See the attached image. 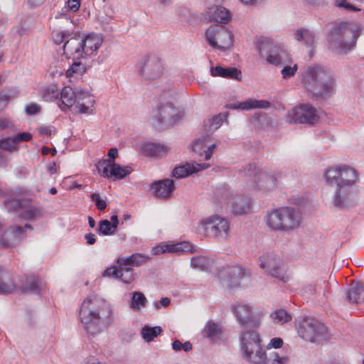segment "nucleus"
<instances>
[{
    "mask_svg": "<svg viewBox=\"0 0 364 364\" xmlns=\"http://www.w3.org/2000/svg\"><path fill=\"white\" fill-rule=\"evenodd\" d=\"M79 317L85 331L92 336L100 333L114 321L111 305L105 299L97 298L84 300Z\"/></svg>",
    "mask_w": 364,
    "mask_h": 364,
    "instance_id": "1",
    "label": "nucleus"
},
{
    "mask_svg": "<svg viewBox=\"0 0 364 364\" xmlns=\"http://www.w3.org/2000/svg\"><path fill=\"white\" fill-rule=\"evenodd\" d=\"M326 183L336 185L333 204L338 209H346L352 205L351 196L358 178V173L347 165L331 167L324 173Z\"/></svg>",
    "mask_w": 364,
    "mask_h": 364,
    "instance_id": "2",
    "label": "nucleus"
},
{
    "mask_svg": "<svg viewBox=\"0 0 364 364\" xmlns=\"http://www.w3.org/2000/svg\"><path fill=\"white\" fill-rule=\"evenodd\" d=\"M301 80L311 98L321 102L334 92L335 80L329 70L319 65L307 67L301 74Z\"/></svg>",
    "mask_w": 364,
    "mask_h": 364,
    "instance_id": "3",
    "label": "nucleus"
},
{
    "mask_svg": "<svg viewBox=\"0 0 364 364\" xmlns=\"http://www.w3.org/2000/svg\"><path fill=\"white\" fill-rule=\"evenodd\" d=\"M240 174L245 180L251 190H269L273 188L277 182L282 178V172H273L269 170L257 171L254 164L245 166L240 171Z\"/></svg>",
    "mask_w": 364,
    "mask_h": 364,
    "instance_id": "4",
    "label": "nucleus"
},
{
    "mask_svg": "<svg viewBox=\"0 0 364 364\" xmlns=\"http://www.w3.org/2000/svg\"><path fill=\"white\" fill-rule=\"evenodd\" d=\"M359 36L358 26L348 22H336L331 28L328 41L336 48L347 52L355 47Z\"/></svg>",
    "mask_w": 364,
    "mask_h": 364,
    "instance_id": "5",
    "label": "nucleus"
},
{
    "mask_svg": "<svg viewBox=\"0 0 364 364\" xmlns=\"http://www.w3.org/2000/svg\"><path fill=\"white\" fill-rule=\"evenodd\" d=\"M266 223L273 230L289 231L300 225L301 215L294 208L282 207L268 212Z\"/></svg>",
    "mask_w": 364,
    "mask_h": 364,
    "instance_id": "6",
    "label": "nucleus"
},
{
    "mask_svg": "<svg viewBox=\"0 0 364 364\" xmlns=\"http://www.w3.org/2000/svg\"><path fill=\"white\" fill-rule=\"evenodd\" d=\"M297 331L304 340L319 343L327 338V328L317 319L305 316L299 323Z\"/></svg>",
    "mask_w": 364,
    "mask_h": 364,
    "instance_id": "7",
    "label": "nucleus"
},
{
    "mask_svg": "<svg viewBox=\"0 0 364 364\" xmlns=\"http://www.w3.org/2000/svg\"><path fill=\"white\" fill-rule=\"evenodd\" d=\"M233 38L232 33L222 25L212 26L205 32L208 44L220 51H225L232 46Z\"/></svg>",
    "mask_w": 364,
    "mask_h": 364,
    "instance_id": "8",
    "label": "nucleus"
},
{
    "mask_svg": "<svg viewBox=\"0 0 364 364\" xmlns=\"http://www.w3.org/2000/svg\"><path fill=\"white\" fill-rule=\"evenodd\" d=\"M181 118L176 108L171 102L161 103L151 117V123L159 130L166 129Z\"/></svg>",
    "mask_w": 364,
    "mask_h": 364,
    "instance_id": "9",
    "label": "nucleus"
},
{
    "mask_svg": "<svg viewBox=\"0 0 364 364\" xmlns=\"http://www.w3.org/2000/svg\"><path fill=\"white\" fill-rule=\"evenodd\" d=\"M257 50L262 58L271 64L279 65L286 62V52L267 38H261L257 42Z\"/></svg>",
    "mask_w": 364,
    "mask_h": 364,
    "instance_id": "10",
    "label": "nucleus"
},
{
    "mask_svg": "<svg viewBox=\"0 0 364 364\" xmlns=\"http://www.w3.org/2000/svg\"><path fill=\"white\" fill-rule=\"evenodd\" d=\"M259 266L265 272L273 277L283 282L288 280L287 275V266L281 260L279 256L274 253H268L259 257Z\"/></svg>",
    "mask_w": 364,
    "mask_h": 364,
    "instance_id": "11",
    "label": "nucleus"
},
{
    "mask_svg": "<svg viewBox=\"0 0 364 364\" xmlns=\"http://www.w3.org/2000/svg\"><path fill=\"white\" fill-rule=\"evenodd\" d=\"M232 313L242 327L257 328L261 324V314L255 312L253 307L248 304L235 305L232 307Z\"/></svg>",
    "mask_w": 364,
    "mask_h": 364,
    "instance_id": "12",
    "label": "nucleus"
},
{
    "mask_svg": "<svg viewBox=\"0 0 364 364\" xmlns=\"http://www.w3.org/2000/svg\"><path fill=\"white\" fill-rule=\"evenodd\" d=\"M288 121L294 124H315L319 119L316 109L311 104H303L289 111Z\"/></svg>",
    "mask_w": 364,
    "mask_h": 364,
    "instance_id": "13",
    "label": "nucleus"
},
{
    "mask_svg": "<svg viewBox=\"0 0 364 364\" xmlns=\"http://www.w3.org/2000/svg\"><path fill=\"white\" fill-rule=\"evenodd\" d=\"M200 223L205 227L208 233L217 239L227 238L230 230L227 219L214 215L200 220Z\"/></svg>",
    "mask_w": 364,
    "mask_h": 364,
    "instance_id": "14",
    "label": "nucleus"
},
{
    "mask_svg": "<svg viewBox=\"0 0 364 364\" xmlns=\"http://www.w3.org/2000/svg\"><path fill=\"white\" fill-rule=\"evenodd\" d=\"M163 71L161 60L155 55L145 56L139 65V74L148 80H156L160 77Z\"/></svg>",
    "mask_w": 364,
    "mask_h": 364,
    "instance_id": "15",
    "label": "nucleus"
},
{
    "mask_svg": "<svg viewBox=\"0 0 364 364\" xmlns=\"http://www.w3.org/2000/svg\"><path fill=\"white\" fill-rule=\"evenodd\" d=\"M248 272L241 266H228L219 271L218 277L221 283L229 289L240 286V280Z\"/></svg>",
    "mask_w": 364,
    "mask_h": 364,
    "instance_id": "16",
    "label": "nucleus"
},
{
    "mask_svg": "<svg viewBox=\"0 0 364 364\" xmlns=\"http://www.w3.org/2000/svg\"><path fill=\"white\" fill-rule=\"evenodd\" d=\"M26 237V231L21 226H11L0 237V247L10 248L19 245Z\"/></svg>",
    "mask_w": 364,
    "mask_h": 364,
    "instance_id": "17",
    "label": "nucleus"
},
{
    "mask_svg": "<svg viewBox=\"0 0 364 364\" xmlns=\"http://www.w3.org/2000/svg\"><path fill=\"white\" fill-rule=\"evenodd\" d=\"M196 252L194 246L189 242L183 241L175 244L159 245L152 248L153 255H158L164 253L183 252L193 253Z\"/></svg>",
    "mask_w": 364,
    "mask_h": 364,
    "instance_id": "18",
    "label": "nucleus"
},
{
    "mask_svg": "<svg viewBox=\"0 0 364 364\" xmlns=\"http://www.w3.org/2000/svg\"><path fill=\"white\" fill-rule=\"evenodd\" d=\"M80 35L71 36L66 40L63 46L64 54L72 56L73 60H85L83 46Z\"/></svg>",
    "mask_w": 364,
    "mask_h": 364,
    "instance_id": "19",
    "label": "nucleus"
},
{
    "mask_svg": "<svg viewBox=\"0 0 364 364\" xmlns=\"http://www.w3.org/2000/svg\"><path fill=\"white\" fill-rule=\"evenodd\" d=\"M175 188L174 181L169 178L156 181L151 184L154 196L159 198H171Z\"/></svg>",
    "mask_w": 364,
    "mask_h": 364,
    "instance_id": "20",
    "label": "nucleus"
},
{
    "mask_svg": "<svg viewBox=\"0 0 364 364\" xmlns=\"http://www.w3.org/2000/svg\"><path fill=\"white\" fill-rule=\"evenodd\" d=\"M210 136L208 135L203 136L196 140L192 145L195 154L198 156H203L205 160L210 159L215 148V144H210Z\"/></svg>",
    "mask_w": 364,
    "mask_h": 364,
    "instance_id": "21",
    "label": "nucleus"
},
{
    "mask_svg": "<svg viewBox=\"0 0 364 364\" xmlns=\"http://www.w3.org/2000/svg\"><path fill=\"white\" fill-rule=\"evenodd\" d=\"M271 103L269 101L255 99H248L245 102H230L226 105L228 109L250 110L252 109H267L270 107Z\"/></svg>",
    "mask_w": 364,
    "mask_h": 364,
    "instance_id": "22",
    "label": "nucleus"
},
{
    "mask_svg": "<svg viewBox=\"0 0 364 364\" xmlns=\"http://www.w3.org/2000/svg\"><path fill=\"white\" fill-rule=\"evenodd\" d=\"M208 164H191L186 163L183 165L176 166L172 171V175L176 178H182L190 176L192 173L208 168Z\"/></svg>",
    "mask_w": 364,
    "mask_h": 364,
    "instance_id": "23",
    "label": "nucleus"
},
{
    "mask_svg": "<svg viewBox=\"0 0 364 364\" xmlns=\"http://www.w3.org/2000/svg\"><path fill=\"white\" fill-rule=\"evenodd\" d=\"M240 349L262 346L259 333L255 330H244L240 334Z\"/></svg>",
    "mask_w": 364,
    "mask_h": 364,
    "instance_id": "24",
    "label": "nucleus"
},
{
    "mask_svg": "<svg viewBox=\"0 0 364 364\" xmlns=\"http://www.w3.org/2000/svg\"><path fill=\"white\" fill-rule=\"evenodd\" d=\"M82 45L83 46V53L85 58L92 55L97 50L102 44V40L97 34L90 33L85 36H81Z\"/></svg>",
    "mask_w": 364,
    "mask_h": 364,
    "instance_id": "25",
    "label": "nucleus"
},
{
    "mask_svg": "<svg viewBox=\"0 0 364 364\" xmlns=\"http://www.w3.org/2000/svg\"><path fill=\"white\" fill-rule=\"evenodd\" d=\"M243 358L254 364H264L266 363V353L262 346L248 348L241 350Z\"/></svg>",
    "mask_w": 364,
    "mask_h": 364,
    "instance_id": "26",
    "label": "nucleus"
},
{
    "mask_svg": "<svg viewBox=\"0 0 364 364\" xmlns=\"http://www.w3.org/2000/svg\"><path fill=\"white\" fill-rule=\"evenodd\" d=\"M230 210L235 215L246 213L250 209V200L245 196H239L231 198L227 203Z\"/></svg>",
    "mask_w": 364,
    "mask_h": 364,
    "instance_id": "27",
    "label": "nucleus"
},
{
    "mask_svg": "<svg viewBox=\"0 0 364 364\" xmlns=\"http://www.w3.org/2000/svg\"><path fill=\"white\" fill-rule=\"evenodd\" d=\"M208 14L210 21L220 23H228L231 18L230 12L221 6H213L208 8Z\"/></svg>",
    "mask_w": 364,
    "mask_h": 364,
    "instance_id": "28",
    "label": "nucleus"
},
{
    "mask_svg": "<svg viewBox=\"0 0 364 364\" xmlns=\"http://www.w3.org/2000/svg\"><path fill=\"white\" fill-rule=\"evenodd\" d=\"M210 73L213 76H218L239 81L242 80V73L236 68H223L218 65L215 68H211Z\"/></svg>",
    "mask_w": 364,
    "mask_h": 364,
    "instance_id": "29",
    "label": "nucleus"
},
{
    "mask_svg": "<svg viewBox=\"0 0 364 364\" xmlns=\"http://www.w3.org/2000/svg\"><path fill=\"white\" fill-rule=\"evenodd\" d=\"M169 150L168 146L155 143H146L141 146V151L146 156L159 157L165 155Z\"/></svg>",
    "mask_w": 364,
    "mask_h": 364,
    "instance_id": "30",
    "label": "nucleus"
},
{
    "mask_svg": "<svg viewBox=\"0 0 364 364\" xmlns=\"http://www.w3.org/2000/svg\"><path fill=\"white\" fill-rule=\"evenodd\" d=\"M346 299L350 303L358 304L364 301V284H352L346 291Z\"/></svg>",
    "mask_w": 364,
    "mask_h": 364,
    "instance_id": "31",
    "label": "nucleus"
},
{
    "mask_svg": "<svg viewBox=\"0 0 364 364\" xmlns=\"http://www.w3.org/2000/svg\"><path fill=\"white\" fill-rule=\"evenodd\" d=\"M60 95V108L63 111L71 107L76 102V95L75 91L70 87H65L63 88Z\"/></svg>",
    "mask_w": 364,
    "mask_h": 364,
    "instance_id": "32",
    "label": "nucleus"
},
{
    "mask_svg": "<svg viewBox=\"0 0 364 364\" xmlns=\"http://www.w3.org/2000/svg\"><path fill=\"white\" fill-rule=\"evenodd\" d=\"M16 288L15 284L11 280L9 272L0 267V294H9Z\"/></svg>",
    "mask_w": 364,
    "mask_h": 364,
    "instance_id": "33",
    "label": "nucleus"
},
{
    "mask_svg": "<svg viewBox=\"0 0 364 364\" xmlns=\"http://www.w3.org/2000/svg\"><path fill=\"white\" fill-rule=\"evenodd\" d=\"M132 172V168L129 166L124 167L121 166L118 164L113 163L110 165L107 171V176H102V177L111 178L114 179H122Z\"/></svg>",
    "mask_w": 364,
    "mask_h": 364,
    "instance_id": "34",
    "label": "nucleus"
},
{
    "mask_svg": "<svg viewBox=\"0 0 364 364\" xmlns=\"http://www.w3.org/2000/svg\"><path fill=\"white\" fill-rule=\"evenodd\" d=\"M31 200L26 198L9 197L5 199L4 205L9 211H15L18 209L28 208Z\"/></svg>",
    "mask_w": 364,
    "mask_h": 364,
    "instance_id": "35",
    "label": "nucleus"
},
{
    "mask_svg": "<svg viewBox=\"0 0 364 364\" xmlns=\"http://www.w3.org/2000/svg\"><path fill=\"white\" fill-rule=\"evenodd\" d=\"M107 156L109 157L108 159L100 161L96 165L97 169L100 176H107V171L109 170L110 165L114 163V160L118 156L117 149H110L108 151Z\"/></svg>",
    "mask_w": 364,
    "mask_h": 364,
    "instance_id": "36",
    "label": "nucleus"
},
{
    "mask_svg": "<svg viewBox=\"0 0 364 364\" xmlns=\"http://www.w3.org/2000/svg\"><path fill=\"white\" fill-rule=\"evenodd\" d=\"M19 290L22 294H39L41 290L39 279L34 276L26 277L25 284L20 287Z\"/></svg>",
    "mask_w": 364,
    "mask_h": 364,
    "instance_id": "37",
    "label": "nucleus"
},
{
    "mask_svg": "<svg viewBox=\"0 0 364 364\" xmlns=\"http://www.w3.org/2000/svg\"><path fill=\"white\" fill-rule=\"evenodd\" d=\"M203 336L212 341L218 340L222 334V330L218 325L213 321H209L205 324L203 331Z\"/></svg>",
    "mask_w": 364,
    "mask_h": 364,
    "instance_id": "38",
    "label": "nucleus"
},
{
    "mask_svg": "<svg viewBox=\"0 0 364 364\" xmlns=\"http://www.w3.org/2000/svg\"><path fill=\"white\" fill-rule=\"evenodd\" d=\"M90 65H87L85 62H82V60H73V63L71 66L66 71V76L71 77L73 75H82Z\"/></svg>",
    "mask_w": 364,
    "mask_h": 364,
    "instance_id": "39",
    "label": "nucleus"
},
{
    "mask_svg": "<svg viewBox=\"0 0 364 364\" xmlns=\"http://www.w3.org/2000/svg\"><path fill=\"white\" fill-rule=\"evenodd\" d=\"M211 259L205 256L193 257L191 259V266L193 269L206 270L211 266Z\"/></svg>",
    "mask_w": 364,
    "mask_h": 364,
    "instance_id": "40",
    "label": "nucleus"
},
{
    "mask_svg": "<svg viewBox=\"0 0 364 364\" xmlns=\"http://www.w3.org/2000/svg\"><path fill=\"white\" fill-rule=\"evenodd\" d=\"M162 332V328L160 326L151 327L148 326H144L141 330L142 338L146 342H151L157 337Z\"/></svg>",
    "mask_w": 364,
    "mask_h": 364,
    "instance_id": "41",
    "label": "nucleus"
},
{
    "mask_svg": "<svg viewBox=\"0 0 364 364\" xmlns=\"http://www.w3.org/2000/svg\"><path fill=\"white\" fill-rule=\"evenodd\" d=\"M270 318L275 323L283 324L291 320V316L285 309H279L270 314Z\"/></svg>",
    "mask_w": 364,
    "mask_h": 364,
    "instance_id": "42",
    "label": "nucleus"
},
{
    "mask_svg": "<svg viewBox=\"0 0 364 364\" xmlns=\"http://www.w3.org/2000/svg\"><path fill=\"white\" fill-rule=\"evenodd\" d=\"M294 36L298 41H304L309 46L313 45L315 39L314 33L308 29H298L296 31Z\"/></svg>",
    "mask_w": 364,
    "mask_h": 364,
    "instance_id": "43",
    "label": "nucleus"
},
{
    "mask_svg": "<svg viewBox=\"0 0 364 364\" xmlns=\"http://www.w3.org/2000/svg\"><path fill=\"white\" fill-rule=\"evenodd\" d=\"M147 299L144 294L140 291H135L132 294L130 308L133 310H139L141 307H145Z\"/></svg>",
    "mask_w": 364,
    "mask_h": 364,
    "instance_id": "44",
    "label": "nucleus"
},
{
    "mask_svg": "<svg viewBox=\"0 0 364 364\" xmlns=\"http://www.w3.org/2000/svg\"><path fill=\"white\" fill-rule=\"evenodd\" d=\"M17 145L13 141V137L3 138L0 139V151L4 157V164L6 162L5 151L11 152L17 150Z\"/></svg>",
    "mask_w": 364,
    "mask_h": 364,
    "instance_id": "45",
    "label": "nucleus"
},
{
    "mask_svg": "<svg viewBox=\"0 0 364 364\" xmlns=\"http://www.w3.org/2000/svg\"><path fill=\"white\" fill-rule=\"evenodd\" d=\"M119 279L124 284H131L134 280V271L132 267H119Z\"/></svg>",
    "mask_w": 364,
    "mask_h": 364,
    "instance_id": "46",
    "label": "nucleus"
},
{
    "mask_svg": "<svg viewBox=\"0 0 364 364\" xmlns=\"http://www.w3.org/2000/svg\"><path fill=\"white\" fill-rule=\"evenodd\" d=\"M97 232L101 235H114L116 231L113 229L109 220H101L99 222Z\"/></svg>",
    "mask_w": 364,
    "mask_h": 364,
    "instance_id": "47",
    "label": "nucleus"
},
{
    "mask_svg": "<svg viewBox=\"0 0 364 364\" xmlns=\"http://www.w3.org/2000/svg\"><path fill=\"white\" fill-rule=\"evenodd\" d=\"M42 215L41 210L36 207H31L25 210L19 215V217L26 220H33Z\"/></svg>",
    "mask_w": 364,
    "mask_h": 364,
    "instance_id": "48",
    "label": "nucleus"
},
{
    "mask_svg": "<svg viewBox=\"0 0 364 364\" xmlns=\"http://www.w3.org/2000/svg\"><path fill=\"white\" fill-rule=\"evenodd\" d=\"M60 92L55 86H50L43 90L42 97L46 101H53L58 98Z\"/></svg>",
    "mask_w": 364,
    "mask_h": 364,
    "instance_id": "49",
    "label": "nucleus"
},
{
    "mask_svg": "<svg viewBox=\"0 0 364 364\" xmlns=\"http://www.w3.org/2000/svg\"><path fill=\"white\" fill-rule=\"evenodd\" d=\"M74 91L76 95L77 102H80V100L87 98V101L86 102V103L90 105L91 107L94 106L95 100L87 91H85L82 90H75Z\"/></svg>",
    "mask_w": 364,
    "mask_h": 364,
    "instance_id": "50",
    "label": "nucleus"
},
{
    "mask_svg": "<svg viewBox=\"0 0 364 364\" xmlns=\"http://www.w3.org/2000/svg\"><path fill=\"white\" fill-rule=\"evenodd\" d=\"M172 348L175 351H180L181 350L185 352H189L193 348V345L191 342L186 341L184 343H182L179 340H175L172 344Z\"/></svg>",
    "mask_w": 364,
    "mask_h": 364,
    "instance_id": "51",
    "label": "nucleus"
},
{
    "mask_svg": "<svg viewBox=\"0 0 364 364\" xmlns=\"http://www.w3.org/2000/svg\"><path fill=\"white\" fill-rule=\"evenodd\" d=\"M90 198L92 201L95 202V205L99 210L102 211L107 208V203L105 200L101 198L100 193H92Z\"/></svg>",
    "mask_w": 364,
    "mask_h": 364,
    "instance_id": "52",
    "label": "nucleus"
},
{
    "mask_svg": "<svg viewBox=\"0 0 364 364\" xmlns=\"http://www.w3.org/2000/svg\"><path fill=\"white\" fill-rule=\"evenodd\" d=\"M224 118H225V115L222 114H219L215 115L213 117H212L209 120V122H210L209 129L210 130H215L218 128H219L221 126V124H223Z\"/></svg>",
    "mask_w": 364,
    "mask_h": 364,
    "instance_id": "53",
    "label": "nucleus"
},
{
    "mask_svg": "<svg viewBox=\"0 0 364 364\" xmlns=\"http://www.w3.org/2000/svg\"><path fill=\"white\" fill-rule=\"evenodd\" d=\"M0 129L7 130L8 133L16 132V127L12 121L7 118L0 119Z\"/></svg>",
    "mask_w": 364,
    "mask_h": 364,
    "instance_id": "54",
    "label": "nucleus"
},
{
    "mask_svg": "<svg viewBox=\"0 0 364 364\" xmlns=\"http://www.w3.org/2000/svg\"><path fill=\"white\" fill-rule=\"evenodd\" d=\"M297 70L298 65L296 64L294 65V66H284L283 69L281 70L282 77L284 79H288L294 76Z\"/></svg>",
    "mask_w": 364,
    "mask_h": 364,
    "instance_id": "55",
    "label": "nucleus"
},
{
    "mask_svg": "<svg viewBox=\"0 0 364 364\" xmlns=\"http://www.w3.org/2000/svg\"><path fill=\"white\" fill-rule=\"evenodd\" d=\"M41 107L35 102H31L25 107V112L28 115H35L41 112Z\"/></svg>",
    "mask_w": 364,
    "mask_h": 364,
    "instance_id": "56",
    "label": "nucleus"
},
{
    "mask_svg": "<svg viewBox=\"0 0 364 364\" xmlns=\"http://www.w3.org/2000/svg\"><path fill=\"white\" fill-rule=\"evenodd\" d=\"M70 36L71 35H70L67 31H59L53 36V40L55 44L60 45V43L65 42Z\"/></svg>",
    "mask_w": 364,
    "mask_h": 364,
    "instance_id": "57",
    "label": "nucleus"
},
{
    "mask_svg": "<svg viewBox=\"0 0 364 364\" xmlns=\"http://www.w3.org/2000/svg\"><path fill=\"white\" fill-rule=\"evenodd\" d=\"M119 269L116 266H112L107 268L102 273L103 277H114L119 279Z\"/></svg>",
    "mask_w": 364,
    "mask_h": 364,
    "instance_id": "58",
    "label": "nucleus"
},
{
    "mask_svg": "<svg viewBox=\"0 0 364 364\" xmlns=\"http://www.w3.org/2000/svg\"><path fill=\"white\" fill-rule=\"evenodd\" d=\"M132 257H133V259H132L133 260V266H136V267L146 263L149 259V257L145 256L141 254H139V253L133 254Z\"/></svg>",
    "mask_w": 364,
    "mask_h": 364,
    "instance_id": "59",
    "label": "nucleus"
},
{
    "mask_svg": "<svg viewBox=\"0 0 364 364\" xmlns=\"http://www.w3.org/2000/svg\"><path fill=\"white\" fill-rule=\"evenodd\" d=\"M335 5L340 8H344L348 11H360L359 9L356 8L353 4L348 3L346 0H335Z\"/></svg>",
    "mask_w": 364,
    "mask_h": 364,
    "instance_id": "60",
    "label": "nucleus"
},
{
    "mask_svg": "<svg viewBox=\"0 0 364 364\" xmlns=\"http://www.w3.org/2000/svg\"><path fill=\"white\" fill-rule=\"evenodd\" d=\"M32 136L28 132L18 133L13 136V141L17 144L21 141H28L31 139Z\"/></svg>",
    "mask_w": 364,
    "mask_h": 364,
    "instance_id": "61",
    "label": "nucleus"
},
{
    "mask_svg": "<svg viewBox=\"0 0 364 364\" xmlns=\"http://www.w3.org/2000/svg\"><path fill=\"white\" fill-rule=\"evenodd\" d=\"M80 6V0H68L66 1L65 8H67L68 10L72 11L73 12H75L79 10Z\"/></svg>",
    "mask_w": 364,
    "mask_h": 364,
    "instance_id": "62",
    "label": "nucleus"
},
{
    "mask_svg": "<svg viewBox=\"0 0 364 364\" xmlns=\"http://www.w3.org/2000/svg\"><path fill=\"white\" fill-rule=\"evenodd\" d=\"M41 134L51 136L56 132V129L53 126H43L38 128Z\"/></svg>",
    "mask_w": 364,
    "mask_h": 364,
    "instance_id": "63",
    "label": "nucleus"
},
{
    "mask_svg": "<svg viewBox=\"0 0 364 364\" xmlns=\"http://www.w3.org/2000/svg\"><path fill=\"white\" fill-rule=\"evenodd\" d=\"M289 359L286 356H279L278 353H275L274 354V358H272L273 364H287Z\"/></svg>",
    "mask_w": 364,
    "mask_h": 364,
    "instance_id": "64",
    "label": "nucleus"
}]
</instances>
